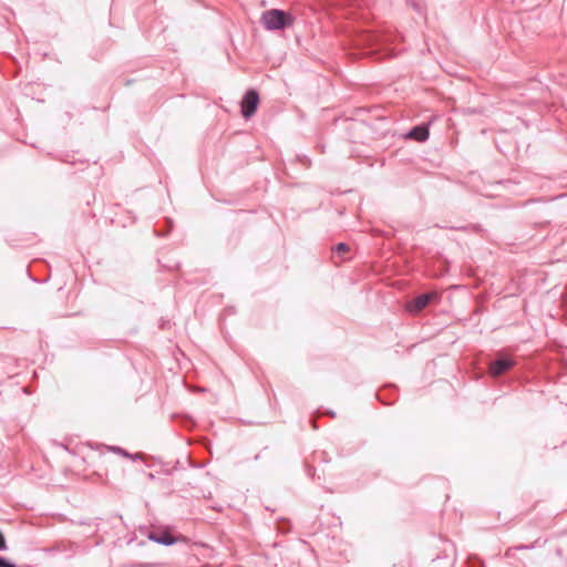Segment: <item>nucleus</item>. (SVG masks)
I'll use <instances>...</instances> for the list:
<instances>
[{"label": "nucleus", "mask_w": 567, "mask_h": 567, "mask_svg": "<svg viewBox=\"0 0 567 567\" xmlns=\"http://www.w3.org/2000/svg\"><path fill=\"white\" fill-rule=\"evenodd\" d=\"M259 95L255 90H249L241 102V114L245 118H249L257 110Z\"/></svg>", "instance_id": "nucleus-2"}, {"label": "nucleus", "mask_w": 567, "mask_h": 567, "mask_svg": "<svg viewBox=\"0 0 567 567\" xmlns=\"http://www.w3.org/2000/svg\"><path fill=\"white\" fill-rule=\"evenodd\" d=\"M116 452L123 454L124 456H127V457H132L133 460L135 458H140L141 457V454H136L135 456H132L131 454H128L127 452H125L124 450H122L121 447H116L114 449Z\"/></svg>", "instance_id": "nucleus-11"}, {"label": "nucleus", "mask_w": 567, "mask_h": 567, "mask_svg": "<svg viewBox=\"0 0 567 567\" xmlns=\"http://www.w3.org/2000/svg\"><path fill=\"white\" fill-rule=\"evenodd\" d=\"M7 549H8V546H7V542H6L4 535L0 530V551L7 550Z\"/></svg>", "instance_id": "nucleus-10"}, {"label": "nucleus", "mask_w": 567, "mask_h": 567, "mask_svg": "<svg viewBox=\"0 0 567 567\" xmlns=\"http://www.w3.org/2000/svg\"><path fill=\"white\" fill-rule=\"evenodd\" d=\"M530 548H534V545H520V546H517V547H513V548H508L505 553V555L507 557H513L514 556V551L515 550H520V549H530Z\"/></svg>", "instance_id": "nucleus-7"}, {"label": "nucleus", "mask_w": 567, "mask_h": 567, "mask_svg": "<svg viewBox=\"0 0 567 567\" xmlns=\"http://www.w3.org/2000/svg\"><path fill=\"white\" fill-rule=\"evenodd\" d=\"M439 295L436 292H426L417 296L408 305V310L410 312L416 313L423 310L432 300L437 299Z\"/></svg>", "instance_id": "nucleus-3"}, {"label": "nucleus", "mask_w": 567, "mask_h": 567, "mask_svg": "<svg viewBox=\"0 0 567 567\" xmlns=\"http://www.w3.org/2000/svg\"><path fill=\"white\" fill-rule=\"evenodd\" d=\"M348 250H349V247H348V245H347V244L340 243V244H338V245L336 246V251H337L338 254H343V252H346V251H348Z\"/></svg>", "instance_id": "nucleus-8"}, {"label": "nucleus", "mask_w": 567, "mask_h": 567, "mask_svg": "<svg viewBox=\"0 0 567 567\" xmlns=\"http://www.w3.org/2000/svg\"><path fill=\"white\" fill-rule=\"evenodd\" d=\"M406 136L417 142H424L429 137V128L423 125L415 126L406 134Z\"/></svg>", "instance_id": "nucleus-5"}, {"label": "nucleus", "mask_w": 567, "mask_h": 567, "mask_svg": "<svg viewBox=\"0 0 567 567\" xmlns=\"http://www.w3.org/2000/svg\"><path fill=\"white\" fill-rule=\"evenodd\" d=\"M514 365V361L507 358H501L489 364V372L493 377L501 375Z\"/></svg>", "instance_id": "nucleus-4"}, {"label": "nucleus", "mask_w": 567, "mask_h": 567, "mask_svg": "<svg viewBox=\"0 0 567 567\" xmlns=\"http://www.w3.org/2000/svg\"><path fill=\"white\" fill-rule=\"evenodd\" d=\"M0 567H18L16 564L9 561L7 558L0 557Z\"/></svg>", "instance_id": "nucleus-9"}, {"label": "nucleus", "mask_w": 567, "mask_h": 567, "mask_svg": "<svg viewBox=\"0 0 567 567\" xmlns=\"http://www.w3.org/2000/svg\"><path fill=\"white\" fill-rule=\"evenodd\" d=\"M292 17L279 9H270L261 14V23L266 30L277 31L292 24Z\"/></svg>", "instance_id": "nucleus-1"}, {"label": "nucleus", "mask_w": 567, "mask_h": 567, "mask_svg": "<svg viewBox=\"0 0 567 567\" xmlns=\"http://www.w3.org/2000/svg\"><path fill=\"white\" fill-rule=\"evenodd\" d=\"M150 539L154 543L171 546L176 543V538L172 536L169 533H162L161 535L151 534Z\"/></svg>", "instance_id": "nucleus-6"}]
</instances>
